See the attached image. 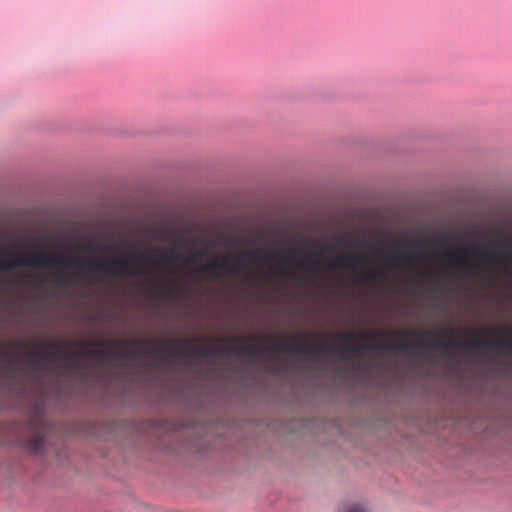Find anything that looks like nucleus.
Returning <instances> with one entry per match:
<instances>
[{
  "label": "nucleus",
  "instance_id": "nucleus-7",
  "mask_svg": "<svg viewBox=\"0 0 512 512\" xmlns=\"http://www.w3.org/2000/svg\"><path fill=\"white\" fill-rule=\"evenodd\" d=\"M471 349H496L506 353H512V339H496L488 338L469 339L465 341H457L458 353H469Z\"/></svg>",
  "mask_w": 512,
  "mask_h": 512
},
{
  "label": "nucleus",
  "instance_id": "nucleus-29",
  "mask_svg": "<svg viewBox=\"0 0 512 512\" xmlns=\"http://www.w3.org/2000/svg\"><path fill=\"white\" fill-rule=\"evenodd\" d=\"M505 248L512 251V239L506 242Z\"/></svg>",
  "mask_w": 512,
  "mask_h": 512
},
{
  "label": "nucleus",
  "instance_id": "nucleus-2",
  "mask_svg": "<svg viewBox=\"0 0 512 512\" xmlns=\"http://www.w3.org/2000/svg\"><path fill=\"white\" fill-rule=\"evenodd\" d=\"M41 239L28 236L15 244L11 252L12 268L57 269L74 268L79 275L85 272H98L114 278L144 274L143 269H135L134 264L148 262L153 267V258L149 254L139 253L132 259L118 257L94 258L77 254H51L40 248Z\"/></svg>",
  "mask_w": 512,
  "mask_h": 512
},
{
  "label": "nucleus",
  "instance_id": "nucleus-28",
  "mask_svg": "<svg viewBox=\"0 0 512 512\" xmlns=\"http://www.w3.org/2000/svg\"><path fill=\"white\" fill-rule=\"evenodd\" d=\"M392 246L395 247V248H399L401 247V243L399 240H393L392 241Z\"/></svg>",
  "mask_w": 512,
  "mask_h": 512
},
{
  "label": "nucleus",
  "instance_id": "nucleus-26",
  "mask_svg": "<svg viewBox=\"0 0 512 512\" xmlns=\"http://www.w3.org/2000/svg\"><path fill=\"white\" fill-rule=\"evenodd\" d=\"M126 246L130 250H136L138 248L137 243L133 241L126 242Z\"/></svg>",
  "mask_w": 512,
  "mask_h": 512
},
{
  "label": "nucleus",
  "instance_id": "nucleus-20",
  "mask_svg": "<svg viewBox=\"0 0 512 512\" xmlns=\"http://www.w3.org/2000/svg\"><path fill=\"white\" fill-rule=\"evenodd\" d=\"M242 345H224L220 344V356L242 357Z\"/></svg>",
  "mask_w": 512,
  "mask_h": 512
},
{
  "label": "nucleus",
  "instance_id": "nucleus-11",
  "mask_svg": "<svg viewBox=\"0 0 512 512\" xmlns=\"http://www.w3.org/2000/svg\"><path fill=\"white\" fill-rule=\"evenodd\" d=\"M61 355V362H103L102 349L63 350L61 348Z\"/></svg>",
  "mask_w": 512,
  "mask_h": 512
},
{
  "label": "nucleus",
  "instance_id": "nucleus-24",
  "mask_svg": "<svg viewBox=\"0 0 512 512\" xmlns=\"http://www.w3.org/2000/svg\"><path fill=\"white\" fill-rule=\"evenodd\" d=\"M368 237L371 240H375L377 243L383 242V239L376 232H369Z\"/></svg>",
  "mask_w": 512,
  "mask_h": 512
},
{
  "label": "nucleus",
  "instance_id": "nucleus-18",
  "mask_svg": "<svg viewBox=\"0 0 512 512\" xmlns=\"http://www.w3.org/2000/svg\"><path fill=\"white\" fill-rule=\"evenodd\" d=\"M207 248L205 250H210L216 247L223 248H234L236 246V241L233 237L230 236H219L213 239L205 240Z\"/></svg>",
  "mask_w": 512,
  "mask_h": 512
},
{
  "label": "nucleus",
  "instance_id": "nucleus-19",
  "mask_svg": "<svg viewBox=\"0 0 512 512\" xmlns=\"http://www.w3.org/2000/svg\"><path fill=\"white\" fill-rule=\"evenodd\" d=\"M155 289L157 290V292H159L162 296L166 298L176 299L180 294L181 287L177 283L171 281L166 286L156 283Z\"/></svg>",
  "mask_w": 512,
  "mask_h": 512
},
{
  "label": "nucleus",
  "instance_id": "nucleus-27",
  "mask_svg": "<svg viewBox=\"0 0 512 512\" xmlns=\"http://www.w3.org/2000/svg\"><path fill=\"white\" fill-rule=\"evenodd\" d=\"M377 278H378V275L374 274V273H371L367 276V279L370 281H375V280H377Z\"/></svg>",
  "mask_w": 512,
  "mask_h": 512
},
{
  "label": "nucleus",
  "instance_id": "nucleus-12",
  "mask_svg": "<svg viewBox=\"0 0 512 512\" xmlns=\"http://www.w3.org/2000/svg\"><path fill=\"white\" fill-rule=\"evenodd\" d=\"M46 424L42 419L35 421V436L29 439L26 444V450L33 455L39 454L43 451L46 444L45 436Z\"/></svg>",
  "mask_w": 512,
  "mask_h": 512
},
{
  "label": "nucleus",
  "instance_id": "nucleus-9",
  "mask_svg": "<svg viewBox=\"0 0 512 512\" xmlns=\"http://www.w3.org/2000/svg\"><path fill=\"white\" fill-rule=\"evenodd\" d=\"M103 362L109 361H131L147 359V348H131L128 346L119 349L105 348L102 349Z\"/></svg>",
  "mask_w": 512,
  "mask_h": 512
},
{
  "label": "nucleus",
  "instance_id": "nucleus-23",
  "mask_svg": "<svg viewBox=\"0 0 512 512\" xmlns=\"http://www.w3.org/2000/svg\"><path fill=\"white\" fill-rule=\"evenodd\" d=\"M345 512H369L366 506L363 504H352L350 505Z\"/></svg>",
  "mask_w": 512,
  "mask_h": 512
},
{
  "label": "nucleus",
  "instance_id": "nucleus-4",
  "mask_svg": "<svg viewBox=\"0 0 512 512\" xmlns=\"http://www.w3.org/2000/svg\"><path fill=\"white\" fill-rule=\"evenodd\" d=\"M372 336L363 334L366 340L363 344H326V355L333 354L342 360H353L362 358V351H405L423 350L426 352L444 351L447 353L457 352V341L438 339L434 341L425 340L422 336L416 342H383L368 341Z\"/></svg>",
  "mask_w": 512,
  "mask_h": 512
},
{
  "label": "nucleus",
  "instance_id": "nucleus-1",
  "mask_svg": "<svg viewBox=\"0 0 512 512\" xmlns=\"http://www.w3.org/2000/svg\"><path fill=\"white\" fill-rule=\"evenodd\" d=\"M298 245H290L288 251L291 255L284 256L279 250L269 252L265 257L267 250L264 247H257L254 250L246 249L239 254H225L217 255L210 263L201 264V261L208 253V250H202L192 255L184 257L175 249L154 247L150 251V256L153 258V267L157 268L162 265L174 267L176 264L181 263L182 268L193 267L196 275L200 273L214 270L217 268H227L229 273L239 275L242 272L249 270L250 265H256L259 268L271 267V262L276 261L279 263L275 268L277 271H283V267L287 264H295L299 268L309 267L312 270L318 271L321 268L328 270H336L344 267L349 269H356L361 266L370 264V258L361 253L341 254L338 258H322L314 255L306 254L302 257H296L294 253L301 251L314 252L317 248V242L312 239H306L298 235Z\"/></svg>",
  "mask_w": 512,
  "mask_h": 512
},
{
  "label": "nucleus",
  "instance_id": "nucleus-22",
  "mask_svg": "<svg viewBox=\"0 0 512 512\" xmlns=\"http://www.w3.org/2000/svg\"><path fill=\"white\" fill-rule=\"evenodd\" d=\"M5 240H6V232H5L4 224L2 223V243H4ZM4 256H5V249H4V244H2V258ZM1 269H2V274H4L5 272H7L9 270V267L2 261Z\"/></svg>",
  "mask_w": 512,
  "mask_h": 512
},
{
  "label": "nucleus",
  "instance_id": "nucleus-25",
  "mask_svg": "<svg viewBox=\"0 0 512 512\" xmlns=\"http://www.w3.org/2000/svg\"><path fill=\"white\" fill-rule=\"evenodd\" d=\"M256 243H257V241H256L255 239H252V238H251V239H246V240H244L241 244H242L243 246L248 247V246H254V245H256Z\"/></svg>",
  "mask_w": 512,
  "mask_h": 512
},
{
  "label": "nucleus",
  "instance_id": "nucleus-3",
  "mask_svg": "<svg viewBox=\"0 0 512 512\" xmlns=\"http://www.w3.org/2000/svg\"><path fill=\"white\" fill-rule=\"evenodd\" d=\"M432 238L434 241L439 242V246L432 248L429 253H427L426 242L423 240H410L408 245L413 249L416 257H429L435 260L444 258L465 272L473 270V261L481 260L492 263L490 250L498 247L495 241H489L486 245L475 242L466 244L465 250L460 251L449 245L448 235L445 232L434 233Z\"/></svg>",
  "mask_w": 512,
  "mask_h": 512
},
{
  "label": "nucleus",
  "instance_id": "nucleus-14",
  "mask_svg": "<svg viewBox=\"0 0 512 512\" xmlns=\"http://www.w3.org/2000/svg\"><path fill=\"white\" fill-rule=\"evenodd\" d=\"M242 357L243 356H260L270 355L274 356L277 354V342L273 344H244L242 345Z\"/></svg>",
  "mask_w": 512,
  "mask_h": 512
},
{
  "label": "nucleus",
  "instance_id": "nucleus-13",
  "mask_svg": "<svg viewBox=\"0 0 512 512\" xmlns=\"http://www.w3.org/2000/svg\"><path fill=\"white\" fill-rule=\"evenodd\" d=\"M373 255L380 258L381 266L387 271L397 270L402 267L403 262L410 260V257L405 253L393 254L381 249H375Z\"/></svg>",
  "mask_w": 512,
  "mask_h": 512
},
{
  "label": "nucleus",
  "instance_id": "nucleus-6",
  "mask_svg": "<svg viewBox=\"0 0 512 512\" xmlns=\"http://www.w3.org/2000/svg\"><path fill=\"white\" fill-rule=\"evenodd\" d=\"M158 229L150 233V238L154 241L169 242L175 248L185 251H193L196 248V242L171 229L168 223H158Z\"/></svg>",
  "mask_w": 512,
  "mask_h": 512
},
{
  "label": "nucleus",
  "instance_id": "nucleus-10",
  "mask_svg": "<svg viewBox=\"0 0 512 512\" xmlns=\"http://www.w3.org/2000/svg\"><path fill=\"white\" fill-rule=\"evenodd\" d=\"M150 357H160L170 360L177 358L189 359L188 341H186L184 346H153L147 348V359Z\"/></svg>",
  "mask_w": 512,
  "mask_h": 512
},
{
  "label": "nucleus",
  "instance_id": "nucleus-16",
  "mask_svg": "<svg viewBox=\"0 0 512 512\" xmlns=\"http://www.w3.org/2000/svg\"><path fill=\"white\" fill-rule=\"evenodd\" d=\"M337 245L346 249H360L368 246V239H356L350 233L344 232L335 235Z\"/></svg>",
  "mask_w": 512,
  "mask_h": 512
},
{
  "label": "nucleus",
  "instance_id": "nucleus-21",
  "mask_svg": "<svg viewBox=\"0 0 512 512\" xmlns=\"http://www.w3.org/2000/svg\"><path fill=\"white\" fill-rule=\"evenodd\" d=\"M4 286H5V283H4V280L2 279V311L4 310ZM3 322H4V316L2 315V323ZM1 347H2V373H3L4 372V362L6 359V342H5L3 335H2Z\"/></svg>",
  "mask_w": 512,
  "mask_h": 512
},
{
  "label": "nucleus",
  "instance_id": "nucleus-15",
  "mask_svg": "<svg viewBox=\"0 0 512 512\" xmlns=\"http://www.w3.org/2000/svg\"><path fill=\"white\" fill-rule=\"evenodd\" d=\"M188 352L189 359L200 358V357H217L220 356V344L219 345H206V346H191L188 341Z\"/></svg>",
  "mask_w": 512,
  "mask_h": 512
},
{
  "label": "nucleus",
  "instance_id": "nucleus-8",
  "mask_svg": "<svg viewBox=\"0 0 512 512\" xmlns=\"http://www.w3.org/2000/svg\"><path fill=\"white\" fill-rule=\"evenodd\" d=\"M277 353L299 354L312 356L315 354L326 355V344H312L307 342L288 343L286 340L277 342Z\"/></svg>",
  "mask_w": 512,
  "mask_h": 512
},
{
  "label": "nucleus",
  "instance_id": "nucleus-5",
  "mask_svg": "<svg viewBox=\"0 0 512 512\" xmlns=\"http://www.w3.org/2000/svg\"><path fill=\"white\" fill-rule=\"evenodd\" d=\"M61 356V346L57 341H47L44 344L21 342L19 343V349L15 353V358L33 376L45 368L42 362L52 366H59Z\"/></svg>",
  "mask_w": 512,
  "mask_h": 512
},
{
  "label": "nucleus",
  "instance_id": "nucleus-17",
  "mask_svg": "<svg viewBox=\"0 0 512 512\" xmlns=\"http://www.w3.org/2000/svg\"><path fill=\"white\" fill-rule=\"evenodd\" d=\"M81 240L87 241V244L82 248L89 252H116V247L114 245H101L99 240L94 236H81L79 237Z\"/></svg>",
  "mask_w": 512,
  "mask_h": 512
},
{
  "label": "nucleus",
  "instance_id": "nucleus-30",
  "mask_svg": "<svg viewBox=\"0 0 512 512\" xmlns=\"http://www.w3.org/2000/svg\"><path fill=\"white\" fill-rule=\"evenodd\" d=\"M281 235L280 231H274L273 236L279 237Z\"/></svg>",
  "mask_w": 512,
  "mask_h": 512
}]
</instances>
